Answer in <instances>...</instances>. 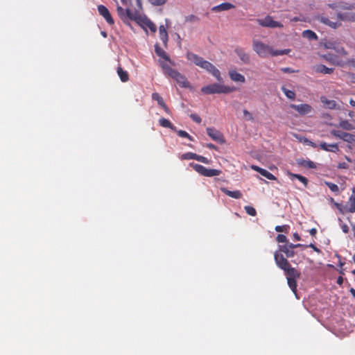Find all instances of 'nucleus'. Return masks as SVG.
I'll list each match as a JSON object with an SVG mask.
<instances>
[{"label":"nucleus","mask_w":355,"mask_h":355,"mask_svg":"<svg viewBox=\"0 0 355 355\" xmlns=\"http://www.w3.org/2000/svg\"><path fill=\"white\" fill-rule=\"evenodd\" d=\"M341 229L343 232L348 233L349 232V227L347 224H343L341 225Z\"/></svg>","instance_id":"obj_57"},{"label":"nucleus","mask_w":355,"mask_h":355,"mask_svg":"<svg viewBox=\"0 0 355 355\" xmlns=\"http://www.w3.org/2000/svg\"><path fill=\"white\" fill-rule=\"evenodd\" d=\"M337 168L340 169H347L349 168V165L347 162H340L338 163Z\"/></svg>","instance_id":"obj_51"},{"label":"nucleus","mask_w":355,"mask_h":355,"mask_svg":"<svg viewBox=\"0 0 355 355\" xmlns=\"http://www.w3.org/2000/svg\"><path fill=\"white\" fill-rule=\"evenodd\" d=\"M258 24L262 27L268 28H283V24L279 21L273 20L272 17L270 15H267L263 19H257Z\"/></svg>","instance_id":"obj_8"},{"label":"nucleus","mask_w":355,"mask_h":355,"mask_svg":"<svg viewBox=\"0 0 355 355\" xmlns=\"http://www.w3.org/2000/svg\"><path fill=\"white\" fill-rule=\"evenodd\" d=\"M311 248L315 252L320 253L321 252L320 250L315 245L311 243L309 245H304V248Z\"/></svg>","instance_id":"obj_56"},{"label":"nucleus","mask_w":355,"mask_h":355,"mask_svg":"<svg viewBox=\"0 0 355 355\" xmlns=\"http://www.w3.org/2000/svg\"><path fill=\"white\" fill-rule=\"evenodd\" d=\"M331 202H334V205L336 207V208L342 213V214H345L347 213V209H345V205H343L342 204H340V203H338V202H335L334 201V199L332 198H331Z\"/></svg>","instance_id":"obj_43"},{"label":"nucleus","mask_w":355,"mask_h":355,"mask_svg":"<svg viewBox=\"0 0 355 355\" xmlns=\"http://www.w3.org/2000/svg\"><path fill=\"white\" fill-rule=\"evenodd\" d=\"M287 244H288V247H289L290 248H292L293 250H294L295 248H297L304 247V245H302L300 243L293 244L292 243H288Z\"/></svg>","instance_id":"obj_52"},{"label":"nucleus","mask_w":355,"mask_h":355,"mask_svg":"<svg viewBox=\"0 0 355 355\" xmlns=\"http://www.w3.org/2000/svg\"><path fill=\"white\" fill-rule=\"evenodd\" d=\"M236 90L235 87H230L219 83L207 85L201 88V92L205 94H229Z\"/></svg>","instance_id":"obj_6"},{"label":"nucleus","mask_w":355,"mask_h":355,"mask_svg":"<svg viewBox=\"0 0 355 355\" xmlns=\"http://www.w3.org/2000/svg\"><path fill=\"white\" fill-rule=\"evenodd\" d=\"M235 8V6L229 2L222 3L219 5L211 8V10L215 12H220L222 11L229 10Z\"/></svg>","instance_id":"obj_17"},{"label":"nucleus","mask_w":355,"mask_h":355,"mask_svg":"<svg viewBox=\"0 0 355 355\" xmlns=\"http://www.w3.org/2000/svg\"><path fill=\"white\" fill-rule=\"evenodd\" d=\"M136 21L138 23H141V25L144 28H149L152 33H155L157 31L156 25L152 21H150L149 19L146 17L143 18L140 16H138V21Z\"/></svg>","instance_id":"obj_15"},{"label":"nucleus","mask_w":355,"mask_h":355,"mask_svg":"<svg viewBox=\"0 0 355 355\" xmlns=\"http://www.w3.org/2000/svg\"><path fill=\"white\" fill-rule=\"evenodd\" d=\"M320 20L324 24L327 25V26H330L331 28H336L338 26H341V23L340 22L331 21L329 18L325 17H321Z\"/></svg>","instance_id":"obj_30"},{"label":"nucleus","mask_w":355,"mask_h":355,"mask_svg":"<svg viewBox=\"0 0 355 355\" xmlns=\"http://www.w3.org/2000/svg\"><path fill=\"white\" fill-rule=\"evenodd\" d=\"M187 58L189 60L192 61L198 67L210 73L218 81L222 80L220 71L209 61L204 60L202 57L191 52H188L187 53Z\"/></svg>","instance_id":"obj_2"},{"label":"nucleus","mask_w":355,"mask_h":355,"mask_svg":"<svg viewBox=\"0 0 355 355\" xmlns=\"http://www.w3.org/2000/svg\"><path fill=\"white\" fill-rule=\"evenodd\" d=\"M196 160L202 163L206 164H209L211 162V161L209 159H208L207 157L202 156V155H196Z\"/></svg>","instance_id":"obj_48"},{"label":"nucleus","mask_w":355,"mask_h":355,"mask_svg":"<svg viewBox=\"0 0 355 355\" xmlns=\"http://www.w3.org/2000/svg\"><path fill=\"white\" fill-rule=\"evenodd\" d=\"M327 6L332 9L338 8V3H329Z\"/></svg>","instance_id":"obj_58"},{"label":"nucleus","mask_w":355,"mask_h":355,"mask_svg":"<svg viewBox=\"0 0 355 355\" xmlns=\"http://www.w3.org/2000/svg\"><path fill=\"white\" fill-rule=\"evenodd\" d=\"M290 107L296 110L300 115H306L313 111V107L306 103L300 105L291 104Z\"/></svg>","instance_id":"obj_14"},{"label":"nucleus","mask_w":355,"mask_h":355,"mask_svg":"<svg viewBox=\"0 0 355 355\" xmlns=\"http://www.w3.org/2000/svg\"><path fill=\"white\" fill-rule=\"evenodd\" d=\"M190 166L199 174L205 177H214L220 175L222 173L220 170L214 168H207L202 165L191 163Z\"/></svg>","instance_id":"obj_7"},{"label":"nucleus","mask_w":355,"mask_h":355,"mask_svg":"<svg viewBox=\"0 0 355 355\" xmlns=\"http://www.w3.org/2000/svg\"><path fill=\"white\" fill-rule=\"evenodd\" d=\"M340 21H355V13H340L337 14Z\"/></svg>","instance_id":"obj_28"},{"label":"nucleus","mask_w":355,"mask_h":355,"mask_svg":"<svg viewBox=\"0 0 355 355\" xmlns=\"http://www.w3.org/2000/svg\"><path fill=\"white\" fill-rule=\"evenodd\" d=\"M324 46L327 49H333L339 55H347L348 53L344 46L340 43L335 41H328L325 42Z\"/></svg>","instance_id":"obj_9"},{"label":"nucleus","mask_w":355,"mask_h":355,"mask_svg":"<svg viewBox=\"0 0 355 355\" xmlns=\"http://www.w3.org/2000/svg\"><path fill=\"white\" fill-rule=\"evenodd\" d=\"M116 72L118 76L120 78V80L123 82H128L129 80V75L128 71L123 69L121 66H119L116 69Z\"/></svg>","instance_id":"obj_29"},{"label":"nucleus","mask_w":355,"mask_h":355,"mask_svg":"<svg viewBox=\"0 0 355 355\" xmlns=\"http://www.w3.org/2000/svg\"><path fill=\"white\" fill-rule=\"evenodd\" d=\"M154 6H161L164 4L167 0H148Z\"/></svg>","instance_id":"obj_49"},{"label":"nucleus","mask_w":355,"mask_h":355,"mask_svg":"<svg viewBox=\"0 0 355 355\" xmlns=\"http://www.w3.org/2000/svg\"><path fill=\"white\" fill-rule=\"evenodd\" d=\"M275 263L278 268L283 270L287 278L299 279L300 272L295 268L291 266L288 261L284 255L277 254L275 256Z\"/></svg>","instance_id":"obj_4"},{"label":"nucleus","mask_w":355,"mask_h":355,"mask_svg":"<svg viewBox=\"0 0 355 355\" xmlns=\"http://www.w3.org/2000/svg\"><path fill=\"white\" fill-rule=\"evenodd\" d=\"M196 155L197 154L194 153H187L182 155L181 159H196Z\"/></svg>","instance_id":"obj_41"},{"label":"nucleus","mask_w":355,"mask_h":355,"mask_svg":"<svg viewBox=\"0 0 355 355\" xmlns=\"http://www.w3.org/2000/svg\"><path fill=\"white\" fill-rule=\"evenodd\" d=\"M325 184L331 191H333L334 193L338 192L339 188L337 184L332 183V182H325Z\"/></svg>","instance_id":"obj_42"},{"label":"nucleus","mask_w":355,"mask_h":355,"mask_svg":"<svg viewBox=\"0 0 355 355\" xmlns=\"http://www.w3.org/2000/svg\"><path fill=\"white\" fill-rule=\"evenodd\" d=\"M97 9L99 15L104 18V19L109 25L113 26L114 24V21L112 17L111 13L105 6L98 5Z\"/></svg>","instance_id":"obj_11"},{"label":"nucleus","mask_w":355,"mask_h":355,"mask_svg":"<svg viewBox=\"0 0 355 355\" xmlns=\"http://www.w3.org/2000/svg\"><path fill=\"white\" fill-rule=\"evenodd\" d=\"M159 124L164 128H170L173 131H176V127L174 126L168 119L162 117L159 119Z\"/></svg>","instance_id":"obj_31"},{"label":"nucleus","mask_w":355,"mask_h":355,"mask_svg":"<svg viewBox=\"0 0 355 355\" xmlns=\"http://www.w3.org/2000/svg\"><path fill=\"white\" fill-rule=\"evenodd\" d=\"M236 55L239 56L240 60L244 63V64H248L250 63V55L248 53H247L245 50L243 48L241 47H236L234 50Z\"/></svg>","instance_id":"obj_19"},{"label":"nucleus","mask_w":355,"mask_h":355,"mask_svg":"<svg viewBox=\"0 0 355 355\" xmlns=\"http://www.w3.org/2000/svg\"><path fill=\"white\" fill-rule=\"evenodd\" d=\"M125 6V4H123ZM126 8L124 9L120 6H117L116 7V11L118 16L119 18L123 21V22L127 25L130 24V21H138V15L135 12H132L130 9L131 7H133L135 8H137L138 9H141V8H139L135 0H133V5H125Z\"/></svg>","instance_id":"obj_5"},{"label":"nucleus","mask_w":355,"mask_h":355,"mask_svg":"<svg viewBox=\"0 0 355 355\" xmlns=\"http://www.w3.org/2000/svg\"><path fill=\"white\" fill-rule=\"evenodd\" d=\"M340 125L343 128L347 130H350L353 129V125L350 123H349L347 121H342L340 123Z\"/></svg>","instance_id":"obj_45"},{"label":"nucleus","mask_w":355,"mask_h":355,"mask_svg":"<svg viewBox=\"0 0 355 355\" xmlns=\"http://www.w3.org/2000/svg\"><path fill=\"white\" fill-rule=\"evenodd\" d=\"M302 36L310 40H317L318 36L315 32L311 30H305L302 32Z\"/></svg>","instance_id":"obj_34"},{"label":"nucleus","mask_w":355,"mask_h":355,"mask_svg":"<svg viewBox=\"0 0 355 355\" xmlns=\"http://www.w3.org/2000/svg\"><path fill=\"white\" fill-rule=\"evenodd\" d=\"M355 8L352 3H348L346 2L338 3V8L341 10H352Z\"/></svg>","instance_id":"obj_37"},{"label":"nucleus","mask_w":355,"mask_h":355,"mask_svg":"<svg viewBox=\"0 0 355 355\" xmlns=\"http://www.w3.org/2000/svg\"><path fill=\"white\" fill-rule=\"evenodd\" d=\"M309 232L310 234L313 236H315L317 234L316 228H312Z\"/></svg>","instance_id":"obj_59"},{"label":"nucleus","mask_w":355,"mask_h":355,"mask_svg":"<svg viewBox=\"0 0 355 355\" xmlns=\"http://www.w3.org/2000/svg\"><path fill=\"white\" fill-rule=\"evenodd\" d=\"M281 71H283L284 73H295V72L297 71H295V70H294V69H293L292 68H290V67L282 68Z\"/></svg>","instance_id":"obj_53"},{"label":"nucleus","mask_w":355,"mask_h":355,"mask_svg":"<svg viewBox=\"0 0 355 355\" xmlns=\"http://www.w3.org/2000/svg\"><path fill=\"white\" fill-rule=\"evenodd\" d=\"M207 147L208 148H209V149L217 150L216 146L214 144H211V143H210V144H207Z\"/></svg>","instance_id":"obj_60"},{"label":"nucleus","mask_w":355,"mask_h":355,"mask_svg":"<svg viewBox=\"0 0 355 355\" xmlns=\"http://www.w3.org/2000/svg\"><path fill=\"white\" fill-rule=\"evenodd\" d=\"M275 230L277 232H284L287 234L289 232L290 226L288 225H277L275 227Z\"/></svg>","instance_id":"obj_38"},{"label":"nucleus","mask_w":355,"mask_h":355,"mask_svg":"<svg viewBox=\"0 0 355 355\" xmlns=\"http://www.w3.org/2000/svg\"><path fill=\"white\" fill-rule=\"evenodd\" d=\"M175 132H177L179 137L187 138L190 141H193V138L191 135H189L186 131L182 130H176Z\"/></svg>","instance_id":"obj_40"},{"label":"nucleus","mask_w":355,"mask_h":355,"mask_svg":"<svg viewBox=\"0 0 355 355\" xmlns=\"http://www.w3.org/2000/svg\"><path fill=\"white\" fill-rule=\"evenodd\" d=\"M123 4L125 5H133V0H121ZM137 6L141 8V0H135Z\"/></svg>","instance_id":"obj_47"},{"label":"nucleus","mask_w":355,"mask_h":355,"mask_svg":"<svg viewBox=\"0 0 355 355\" xmlns=\"http://www.w3.org/2000/svg\"><path fill=\"white\" fill-rule=\"evenodd\" d=\"M314 71L316 73H320L324 74H331L334 71L333 68L327 67L324 64H318L314 67Z\"/></svg>","instance_id":"obj_26"},{"label":"nucleus","mask_w":355,"mask_h":355,"mask_svg":"<svg viewBox=\"0 0 355 355\" xmlns=\"http://www.w3.org/2000/svg\"><path fill=\"white\" fill-rule=\"evenodd\" d=\"M299 165L307 168H315L316 164L311 160L299 159L297 161Z\"/></svg>","instance_id":"obj_33"},{"label":"nucleus","mask_w":355,"mask_h":355,"mask_svg":"<svg viewBox=\"0 0 355 355\" xmlns=\"http://www.w3.org/2000/svg\"><path fill=\"white\" fill-rule=\"evenodd\" d=\"M221 191L224 193L225 195L235 199H240L242 198L243 194L239 190L236 191H230L227 188H221Z\"/></svg>","instance_id":"obj_24"},{"label":"nucleus","mask_w":355,"mask_h":355,"mask_svg":"<svg viewBox=\"0 0 355 355\" xmlns=\"http://www.w3.org/2000/svg\"><path fill=\"white\" fill-rule=\"evenodd\" d=\"M349 104L351 105V106H352V107H355V101H354V100H353L352 98V99H350V101H349Z\"/></svg>","instance_id":"obj_64"},{"label":"nucleus","mask_w":355,"mask_h":355,"mask_svg":"<svg viewBox=\"0 0 355 355\" xmlns=\"http://www.w3.org/2000/svg\"><path fill=\"white\" fill-rule=\"evenodd\" d=\"M282 253H284L287 258H292L295 254L294 250L288 247V244L279 245L278 250L274 252V259L275 260V256L277 254L283 255Z\"/></svg>","instance_id":"obj_13"},{"label":"nucleus","mask_w":355,"mask_h":355,"mask_svg":"<svg viewBox=\"0 0 355 355\" xmlns=\"http://www.w3.org/2000/svg\"><path fill=\"white\" fill-rule=\"evenodd\" d=\"M152 98L154 101H156L158 105L167 113L170 114V110L165 103L163 98L158 93H153Z\"/></svg>","instance_id":"obj_20"},{"label":"nucleus","mask_w":355,"mask_h":355,"mask_svg":"<svg viewBox=\"0 0 355 355\" xmlns=\"http://www.w3.org/2000/svg\"><path fill=\"white\" fill-rule=\"evenodd\" d=\"M349 292L351 293V294L352 295V296L354 297H355V289L352 288L350 290H349Z\"/></svg>","instance_id":"obj_63"},{"label":"nucleus","mask_w":355,"mask_h":355,"mask_svg":"<svg viewBox=\"0 0 355 355\" xmlns=\"http://www.w3.org/2000/svg\"><path fill=\"white\" fill-rule=\"evenodd\" d=\"M282 91L284 92V94L286 95V96L289 99H295V93L290 89H288L284 86L282 87Z\"/></svg>","instance_id":"obj_35"},{"label":"nucleus","mask_w":355,"mask_h":355,"mask_svg":"<svg viewBox=\"0 0 355 355\" xmlns=\"http://www.w3.org/2000/svg\"><path fill=\"white\" fill-rule=\"evenodd\" d=\"M159 62L161 67L164 71V73L172 78L173 80H175L181 87L187 88L190 87L189 82L187 80L185 76L182 75L175 69L171 68L164 61H162L159 60Z\"/></svg>","instance_id":"obj_3"},{"label":"nucleus","mask_w":355,"mask_h":355,"mask_svg":"<svg viewBox=\"0 0 355 355\" xmlns=\"http://www.w3.org/2000/svg\"><path fill=\"white\" fill-rule=\"evenodd\" d=\"M288 176L291 178V179H294V178H297V180H299L302 183H303V184L304 185L305 187H307V184H308V180L306 178L301 175H299V174H295V173H293L291 172H288Z\"/></svg>","instance_id":"obj_32"},{"label":"nucleus","mask_w":355,"mask_h":355,"mask_svg":"<svg viewBox=\"0 0 355 355\" xmlns=\"http://www.w3.org/2000/svg\"><path fill=\"white\" fill-rule=\"evenodd\" d=\"M320 101L322 103L324 106L326 108L330 109V110H334L338 108V105L336 102L334 100H329L327 97L322 96L320 97Z\"/></svg>","instance_id":"obj_23"},{"label":"nucleus","mask_w":355,"mask_h":355,"mask_svg":"<svg viewBox=\"0 0 355 355\" xmlns=\"http://www.w3.org/2000/svg\"><path fill=\"white\" fill-rule=\"evenodd\" d=\"M190 117L192 119V120L198 123H201V118L196 114H191L190 115Z\"/></svg>","instance_id":"obj_50"},{"label":"nucleus","mask_w":355,"mask_h":355,"mask_svg":"<svg viewBox=\"0 0 355 355\" xmlns=\"http://www.w3.org/2000/svg\"><path fill=\"white\" fill-rule=\"evenodd\" d=\"M243 114H244L245 116L248 117V120H253V117H252V114L249 111H248L247 110H243Z\"/></svg>","instance_id":"obj_55"},{"label":"nucleus","mask_w":355,"mask_h":355,"mask_svg":"<svg viewBox=\"0 0 355 355\" xmlns=\"http://www.w3.org/2000/svg\"><path fill=\"white\" fill-rule=\"evenodd\" d=\"M320 147L323 150L327 152L336 153L339 150L338 146L337 144H328L326 142H321L320 144Z\"/></svg>","instance_id":"obj_22"},{"label":"nucleus","mask_w":355,"mask_h":355,"mask_svg":"<svg viewBox=\"0 0 355 355\" xmlns=\"http://www.w3.org/2000/svg\"><path fill=\"white\" fill-rule=\"evenodd\" d=\"M345 209L347 213H354L355 212V195H352L347 204L345 205Z\"/></svg>","instance_id":"obj_27"},{"label":"nucleus","mask_w":355,"mask_h":355,"mask_svg":"<svg viewBox=\"0 0 355 355\" xmlns=\"http://www.w3.org/2000/svg\"><path fill=\"white\" fill-rule=\"evenodd\" d=\"M252 49L261 58H267L269 55L278 56L287 55L291 52V49H289L274 50L270 46L256 40L252 41Z\"/></svg>","instance_id":"obj_1"},{"label":"nucleus","mask_w":355,"mask_h":355,"mask_svg":"<svg viewBox=\"0 0 355 355\" xmlns=\"http://www.w3.org/2000/svg\"><path fill=\"white\" fill-rule=\"evenodd\" d=\"M336 282L338 284L341 285L343 283V278L342 277H338Z\"/></svg>","instance_id":"obj_62"},{"label":"nucleus","mask_w":355,"mask_h":355,"mask_svg":"<svg viewBox=\"0 0 355 355\" xmlns=\"http://www.w3.org/2000/svg\"><path fill=\"white\" fill-rule=\"evenodd\" d=\"M337 64L339 66H341V67L349 66V67H355V59L354 58L348 59L345 62H338Z\"/></svg>","instance_id":"obj_39"},{"label":"nucleus","mask_w":355,"mask_h":355,"mask_svg":"<svg viewBox=\"0 0 355 355\" xmlns=\"http://www.w3.org/2000/svg\"><path fill=\"white\" fill-rule=\"evenodd\" d=\"M187 20L189 21H198L199 19H198V17L197 16L193 15H189V17H187Z\"/></svg>","instance_id":"obj_54"},{"label":"nucleus","mask_w":355,"mask_h":355,"mask_svg":"<svg viewBox=\"0 0 355 355\" xmlns=\"http://www.w3.org/2000/svg\"><path fill=\"white\" fill-rule=\"evenodd\" d=\"M276 241L278 243H285L286 244L289 243L287 237L284 234H278L276 236Z\"/></svg>","instance_id":"obj_46"},{"label":"nucleus","mask_w":355,"mask_h":355,"mask_svg":"<svg viewBox=\"0 0 355 355\" xmlns=\"http://www.w3.org/2000/svg\"><path fill=\"white\" fill-rule=\"evenodd\" d=\"M251 168L258 173H259L262 176L266 178L268 180H275L276 177L272 175L271 173L268 171L267 170L262 168L257 165H252Z\"/></svg>","instance_id":"obj_16"},{"label":"nucleus","mask_w":355,"mask_h":355,"mask_svg":"<svg viewBox=\"0 0 355 355\" xmlns=\"http://www.w3.org/2000/svg\"><path fill=\"white\" fill-rule=\"evenodd\" d=\"M155 52L157 54V55H158L160 58H162L165 61H167L171 64H173V62L171 61L166 51L163 49H162L157 44L155 45Z\"/></svg>","instance_id":"obj_21"},{"label":"nucleus","mask_w":355,"mask_h":355,"mask_svg":"<svg viewBox=\"0 0 355 355\" xmlns=\"http://www.w3.org/2000/svg\"><path fill=\"white\" fill-rule=\"evenodd\" d=\"M207 133L214 141L219 144H222L225 141L223 135L220 131L214 128H207Z\"/></svg>","instance_id":"obj_12"},{"label":"nucleus","mask_w":355,"mask_h":355,"mask_svg":"<svg viewBox=\"0 0 355 355\" xmlns=\"http://www.w3.org/2000/svg\"><path fill=\"white\" fill-rule=\"evenodd\" d=\"M287 282L292 291L295 293L297 291V279L287 278Z\"/></svg>","instance_id":"obj_36"},{"label":"nucleus","mask_w":355,"mask_h":355,"mask_svg":"<svg viewBox=\"0 0 355 355\" xmlns=\"http://www.w3.org/2000/svg\"><path fill=\"white\" fill-rule=\"evenodd\" d=\"M244 209L248 215L252 216H255L257 215V211L253 207L245 206Z\"/></svg>","instance_id":"obj_44"},{"label":"nucleus","mask_w":355,"mask_h":355,"mask_svg":"<svg viewBox=\"0 0 355 355\" xmlns=\"http://www.w3.org/2000/svg\"><path fill=\"white\" fill-rule=\"evenodd\" d=\"M159 38L162 41L164 45L165 46H167V42L168 40V33L166 30V28L164 25H161L159 28Z\"/></svg>","instance_id":"obj_25"},{"label":"nucleus","mask_w":355,"mask_h":355,"mask_svg":"<svg viewBox=\"0 0 355 355\" xmlns=\"http://www.w3.org/2000/svg\"><path fill=\"white\" fill-rule=\"evenodd\" d=\"M293 236V239L295 241H300L301 240V237H300V236L297 233H294Z\"/></svg>","instance_id":"obj_61"},{"label":"nucleus","mask_w":355,"mask_h":355,"mask_svg":"<svg viewBox=\"0 0 355 355\" xmlns=\"http://www.w3.org/2000/svg\"><path fill=\"white\" fill-rule=\"evenodd\" d=\"M331 134L336 137L340 138L343 141L348 143H355V135L346 132H342L340 130H333L331 131Z\"/></svg>","instance_id":"obj_10"},{"label":"nucleus","mask_w":355,"mask_h":355,"mask_svg":"<svg viewBox=\"0 0 355 355\" xmlns=\"http://www.w3.org/2000/svg\"><path fill=\"white\" fill-rule=\"evenodd\" d=\"M229 76L234 82L243 83L245 82V78L243 75L237 72L235 69H230L229 71Z\"/></svg>","instance_id":"obj_18"}]
</instances>
